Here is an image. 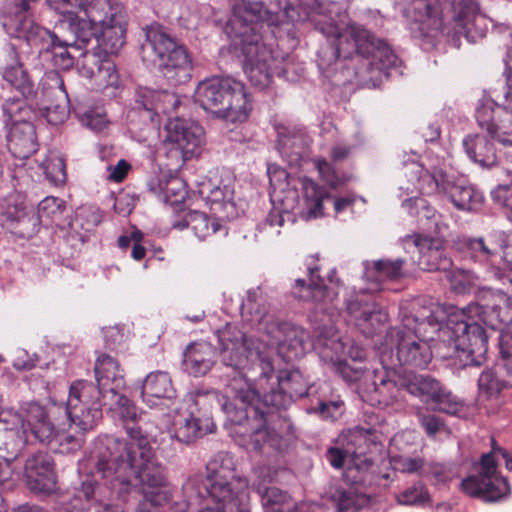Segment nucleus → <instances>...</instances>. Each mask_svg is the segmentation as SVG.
I'll use <instances>...</instances> for the list:
<instances>
[{
  "label": "nucleus",
  "mask_w": 512,
  "mask_h": 512,
  "mask_svg": "<svg viewBox=\"0 0 512 512\" xmlns=\"http://www.w3.org/2000/svg\"><path fill=\"white\" fill-rule=\"evenodd\" d=\"M203 482L198 476L190 477L183 485V492L186 500L183 502H177L170 507V512H186L188 506L198 498L202 497L203 494L199 489L200 483ZM159 507H149V512H158Z\"/></svg>",
  "instance_id": "nucleus-56"
},
{
  "label": "nucleus",
  "mask_w": 512,
  "mask_h": 512,
  "mask_svg": "<svg viewBox=\"0 0 512 512\" xmlns=\"http://www.w3.org/2000/svg\"><path fill=\"white\" fill-rule=\"evenodd\" d=\"M179 105L178 97L166 90L156 91L149 88H140L137 92L135 110L143 121L152 124L160 122L161 114H170Z\"/></svg>",
  "instance_id": "nucleus-26"
},
{
  "label": "nucleus",
  "mask_w": 512,
  "mask_h": 512,
  "mask_svg": "<svg viewBox=\"0 0 512 512\" xmlns=\"http://www.w3.org/2000/svg\"><path fill=\"white\" fill-rule=\"evenodd\" d=\"M316 165L321 179L332 189H336L350 180L349 175H338L333 165L325 159H318Z\"/></svg>",
  "instance_id": "nucleus-61"
},
{
  "label": "nucleus",
  "mask_w": 512,
  "mask_h": 512,
  "mask_svg": "<svg viewBox=\"0 0 512 512\" xmlns=\"http://www.w3.org/2000/svg\"><path fill=\"white\" fill-rule=\"evenodd\" d=\"M363 495L364 493L361 489L350 486L347 489L338 488L333 497L337 502L338 510L343 512L356 509L360 505Z\"/></svg>",
  "instance_id": "nucleus-59"
},
{
  "label": "nucleus",
  "mask_w": 512,
  "mask_h": 512,
  "mask_svg": "<svg viewBox=\"0 0 512 512\" xmlns=\"http://www.w3.org/2000/svg\"><path fill=\"white\" fill-rule=\"evenodd\" d=\"M207 200L214 215L227 220L237 216V209L233 202V191L228 186L214 187L208 194Z\"/></svg>",
  "instance_id": "nucleus-46"
},
{
  "label": "nucleus",
  "mask_w": 512,
  "mask_h": 512,
  "mask_svg": "<svg viewBox=\"0 0 512 512\" xmlns=\"http://www.w3.org/2000/svg\"><path fill=\"white\" fill-rule=\"evenodd\" d=\"M427 340L430 339L423 338L419 333L390 328L385 336V344L396 348V361H391V365L426 368L433 356Z\"/></svg>",
  "instance_id": "nucleus-17"
},
{
  "label": "nucleus",
  "mask_w": 512,
  "mask_h": 512,
  "mask_svg": "<svg viewBox=\"0 0 512 512\" xmlns=\"http://www.w3.org/2000/svg\"><path fill=\"white\" fill-rule=\"evenodd\" d=\"M146 39L155 53L163 76L174 84L186 83L193 70L192 59L187 49L172 38L160 25L146 29Z\"/></svg>",
  "instance_id": "nucleus-11"
},
{
  "label": "nucleus",
  "mask_w": 512,
  "mask_h": 512,
  "mask_svg": "<svg viewBox=\"0 0 512 512\" xmlns=\"http://www.w3.org/2000/svg\"><path fill=\"white\" fill-rule=\"evenodd\" d=\"M440 309L423 297L404 301L400 306L401 326L407 332L419 333L423 338L434 339V334L441 337L444 326L439 319Z\"/></svg>",
  "instance_id": "nucleus-18"
},
{
  "label": "nucleus",
  "mask_w": 512,
  "mask_h": 512,
  "mask_svg": "<svg viewBox=\"0 0 512 512\" xmlns=\"http://www.w3.org/2000/svg\"><path fill=\"white\" fill-rule=\"evenodd\" d=\"M262 505L265 512H294L295 503L284 491L276 488H267L262 494Z\"/></svg>",
  "instance_id": "nucleus-51"
},
{
  "label": "nucleus",
  "mask_w": 512,
  "mask_h": 512,
  "mask_svg": "<svg viewBox=\"0 0 512 512\" xmlns=\"http://www.w3.org/2000/svg\"><path fill=\"white\" fill-rule=\"evenodd\" d=\"M305 218L314 219L323 215V201L330 198L329 193L314 181L305 179L302 182Z\"/></svg>",
  "instance_id": "nucleus-45"
},
{
  "label": "nucleus",
  "mask_w": 512,
  "mask_h": 512,
  "mask_svg": "<svg viewBox=\"0 0 512 512\" xmlns=\"http://www.w3.org/2000/svg\"><path fill=\"white\" fill-rule=\"evenodd\" d=\"M481 312V306L474 303L449 316L437 344L440 357L457 359L463 366L482 364L488 350V334L478 318Z\"/></svg>",
  "instance_id": "nucleus-5"
},
{
  "label": "nucleus",
  "mask_w": 512,
  "mask_h": 512,
  "mask_svg": "<svg viewBox=\"0 0 512 512\" xmlns=\"http://www.w3.org/2000/svg\"><path fill=\"white\" fill-rule=\"evenodd\" d=\"M85 18L81 17L73 12L65 15V19L62 21V25H65L67 29L72 33L73 42L78 48L87 45L92 38L96 39L98 32V24L96 21H92L91 16L84 11Z\"/></svg>",
  "instance_id": "nucleus-38"
},
{
  "label": "nucleus",
  "mask_w": 512,
  "mask_h": 512,
  "mask_svg": "<svg viewBox=\"0 0 512 512\" xmlns=\"http://www.w3.org/2000/svg\"><path fill=\"white\" fill-rule=\"evenodd\" d=\"M3 111L7 128L23 123L33 124L32 121L36 118V112L24 99L9 98L5 100Z\"/></svg>",
  "instance_id": "nucleus-47"
},
{
  "label": "nucleus",
  "mask_w": 512,
  "mask_h": 512,
  "mask_svg": "<svg viewBox=\"0 0 512 512\" xmlns=\"http://www.w3.org/2000/svg\"><path fill=\"white\" fill-rule=\"evenodd\" d=\"M401 389L421 399L432 410L448 414L455 413L458 409L456 398L446 391L439 381L428 375H411L400 386L391 380L382 379L379 385H376L375 391L382 399L380 403L390 405L398 400Z\"/></svg>",
  "instance_id": "nucleus-8"
},
{
  "label": "nucleus",
  "mask_w": 512,
  "mask_h": 512,
  "mask_svg": "<svg viewBox=\"0 0 512 512\" xmlns=\"http://www.w3.org/2000/svg\"><path fill=\"white\" fill-rule=\"evenodd\" d=\"M480 306L482 312L481 316H478V318L484 325L493 330L498 329L503 324L509 323L512 319V311L508 306Z\"/></svg>",
  "instance_id": "nucleus-54"
},
{
  "label": "nucleus",
  "mask_w": 512,
  "mask_h": 512,
  "mask_svg": "<svg viewBox=\"0 0 512 512\" xmlns=\"http://www.w3.org/2000/svg\"><path fill=\"white\" fill-rule=\"evenodd\" d=\"M508 385L507 380H499L493 371H483L478 379V402L495 411L503 404L502 391Z\"/></svg>",
  "instance_id": "nucleus-36"
},
{
  "label": "nucleus",
  "mask_w": 512,
  "mask_h": 512,
  "mask_svg": "<svg viewBox=\"0 0 512 512\" xmlns=\"http://www.w3.org/2000/svg\"><path fill=\"white\" fill-rule=\"evenodd\" d=\"M223 220V218L216 215L209 217L203 212L190 210L185 213L181 220L175 221L172 226L179 230L190 228L199 239L204 240L218 232H222L224 235L227 234V227L223 224Z\"/></svg>",
  "instance_id": "nucleus-33"
},
{
  "label": "nucleus",
  "mask_w": 512,
  "mask_h": 512,
  "mask_svg": "<svg viewBox=\"0 0 512 512\" xmlns=\"http://www.w3.org/2000/svg\"><path fill=\"white\" fill-rule=\"evenodd\" d=\"M24 475L29 490L35 494L47 496L57 488L55 463L48 452L38 451L28 456Z\"/></svg>",
  "instance_id": "nucleus-21"
},
{
  "label": "nucleus",
  "mask_w": 512,
  "mask_h": 512,
  "mask_svg": "<svg viewBox=\"0 0 512 512\" xmlns=\"http://www.w3.org/2000/svg\"><path fill=\"white\" fill-rule=\"evenodd\" d=\"M86 12L98 24V51L82 54L80 73L99 88L115 87L119 75L110 55L117 54L125 44L127 16L118 0H90Z\"/></svg>",
  "instance_id": "nucleus-3"
},
{
  "label": "nucleus",
  "mask_w": 512,
  "mask_h": 512,
  "mask_svg": "<svg viewBox=\"0 0 512 512\" xmlns=\"http://www.w3.org/2000/svg\"><path fill=\"white\" fill-rule=\"evenodd\" d=\"M353 458L346 467L343 478L346 484L358 489L367 487L372 483V461L365 456L353 453Z\"/></svg>",
  "instance_id": "nucleus-43"
},
{
  "label": "nucleus",
  "mask_w": 512,
  "mask_h": 512,
  "mask_svg": "<svg viewBox=\"0 0 512 512\" xmlns=\"http://www.w3.org/2000/svg\"><path fill=\"white\" fill-rule=\"evenodd\" d=\"M81 432L77 434H72L70 432L65 431V426H60L59 433L57 437L54 439L59 445L60 453H71L76 452L81 449L84 443V432L80 429Z\"/></svg>",
  "instance_id": "nucleus-60"
},
{
  "label": "nucleus",
  "mask_w": 512,
  "mask_h": 512,
  "mask_svg": "<svg viewBox=\"0 0 512 512\" xmlns=\"http://www.w3.org/2000/svg\"><path fill=\"white\" fill-rule=\"evenodd\" d=\"M74 46L69 39H60L56 41L47 53L52 55V63L55 68L68 70L74 65V57L69 53L68 47Z\"/></svg>",
  "instance_id": "nucleus-57"
},
{
  "label": "nucleus",
  "mask_w": 512,
  "mask_h": 512,
  "mask_svg": "<svg viewBox=\"0 0 512 512\" xmlns=\"http://www.w3.org/2000/svg\"><path fill=\"white\" fill-rule=\"evenodd\" d=\"M318 29L326 37L334 39L335 59L356 61L355 76L362 86H378L383 78L389 76L388 70L398 63V57L387 43L359 23L349 22L341 27L325 23Z\"/></svg>",
  "instance_id": "nucleus-2"
},
{
  "label": "nucleus",
  "mask_w": 512,
  "mask_h": 512,
  "mask_svg": "<svg viewBox=\"0 0 512 512\" xmlns=\"http://www.w3.org/2000/svg\"><path fill=\"white\" fill-rule=\"evenodd\" d=\"M464 149L474 162L490 167L497 161L494 145L483 135H469L463 140Z\"/></svg>",
  "instance_id": "nucleus-41"
},
{
  "label": "nucleus",
  "mask_w": 512,
  "mask_h": 512,
  "mask_svg": "<svg viewBox=\"0 0 512 512\" xmlns=\"http://www.w3.org/2000/svg\"><path fill=\"white\" fill-rule=\"evenodd\" d=\"M95 380L106 393L114 398L125 386L124 371L117 359L108 354L97 357L94 365Z\"/></svg>",
  "instance_id": "nucleus-32"
},
{
  "label": "nucleus",
  "mask_w": 512,
  "mask_h": 512,
  "mask_svg": "<svg viewBox=\"0 0 512 512\" xmlns=\"http://www.w3.org/2000/svg\"><path fill=\"white\" fill-rule=\"evenodd\" d=\"M403 243L406 248L413 246L418 249V264L423 270L447 272L452 267V261L444 252V241L439 237L407 235L403 238Z\"/></svg>",
  "instance_id": "nucleus-23"
},
{
  "label": "nucleus",
  "mask_w": 512,
  "mask_h": 512,
  "mask_svg": "<svg viewBox=\"0 0 512 512\" xmlns=\"http://www.w3.org/2000/svg\"><path fill=\"white\" fill-rule=\"evenodd\" d=\"M391 464L397 471L402 473H418L421 476L424 460L419 457L395 456L392 457Z\"/></svg>",
  "instance_id": "nucleus-63"
},
{
  "label": "nucleus",
  "mask_w": 512,
  "mask_h": 512,
  "mask_svg": "<svg viewBox=\"0 0 512 512\" xmlns=\"http://www.w3.org/2000/svg\"><path fill=\"white\" fill-rule=\"evenodd\" d=\"M165 142L172 149L179 150L184 160L193 157L203 143L204 131L195 122L174 119L166 125Z\"/></svg>",
  "instance_id": "nucleus-24"
},
{
  "label": "nucleus",
  "mask_w": 512,
  "mask_h": 512,
  "mask_svg": "<svg viewBox=\"0 0 512 512\" xmlns=\"http://www.w3.org/2000/svg\"><path fill=\"white\" fill-rule=\"evenodd\" d=\"M194 98L204 110L232 123L246 121L252 111L245 85L231 77H212L201 81Z\"/></svg>",
  "instance_id": "nucleus-7"
},
{
  "label": "nucleus",
  "mask_w": 512,
  "mask_h": 512,
  "mask_svg": "<svg viewBox=\"0 0 512 512\" xmlns=\"http://www.w3.org/2000/svg\"><path fill=\"white\" fill-rule=\"evenodd\" d=\"M403 206L409 211L410 214L416 215L420 221L426 220V227L435 233H443L447 230L448 225L443 221L440 215L424 198H411L403 202Z\"/></svg>",
  "instance_id": "nucleus-40"
},
{
  "label": "nucleus",
  "mask_w": 512,
  "mask_h": 512,
  "mask_svg": "<svg viewBox=\"0 0 512 512\" xmlns=\"http://www.w3.org/2000/svg\"><path fill=\"white\" fill-rule=\"evenodd\" d=\"M98 383L76 380L71 383L65 409L73 424L83 430H92L102 419V406L111 404L114 397Z\"/></svg>",
  "instance_id": "nucleus-12"
},
{
  "label": "nucleus",
  "mask_w": 512,
  "mask_h": 512,
  "mask_svg": "<svg viewBox=\"0 0 512 512\" xmlns=\"http://www.w3.org/2000/svg\"><path fill=\"white\" fill-rule=\"evenodd\" d=\"M491 451L482 455L477 475L462 481V489L472 497L481 498L485 502H497L510 495V485L507 479L498 473V459L495 450V440L491 439Z\"/></svg>",
  "instance_id": "nucleus-13"
},
{
  "label": "nucleus",
  "mask_w": 512,
  "mask_h": 512,
  "mask_svg": "<svg viewBox=\"0 0 512 512\" xmlns=\"http://www.w3.org/2000/svg\"><path fill=\"white\" fill-rule=\"evenodd\" d=\"M459 0H405L404 16L415 25L421 36L437 38L443 35H450L451 30L445 23V11L448 7L453 12L452 19L455 23V34H469V25L477 15L469 20L465 27H461L455 21V14L459 11Z\"/></svg>",
  "instance_id": "nucleus-10"
},
{
  "label": "nucleus",
  "mask_w": 512,
  "mask_h": 512,
  "mask_svg": "<svg viewBox=\"0 0 512 512\" xmlns=\"http://www.w3.org/2000/svg\"><path fill=\"white\" fill-rule=\"evenodd\" d=\"M218 343L221 347V360L227 367H232L236 377H243L242 370L249 360L257 362L261 369V379L269 378L274 374V366L270 356L255 346L252 339H248L236 324L226 323L224 327L216 329Z\"/></svg>",
  "instance_id": "nucleus-9"
},
{
  "label": "nucleus",
  "mask_w": 512,
  "mask_h": 512,
  "mask_svg": "<svg viewBox=\"0 0 512 512\" xmlns=\"http://www.w3.org/2000/svg\"><path fill=\"white\" fill-rule=\"evenodd\" d=\"M443 194L447 195L454 206L459 210H476L482 204V195L473 187L456 183L450 178L444 188Z\"/></svg>",
  "instance_id": "nucleus-39"
},
{
  "label": "nucleus",
  "mask_w": 512,
  "mask_h": 512,
  "mask_svg": "<svg viewBox=\"0 0 512 512\" xmlns=\"http://www.w3.org/2000/svg\"><path fill=\"white\" fill-rule=\"evenodd\" d=\"M41 221L33 207H29L25 213L21 214L9 229L11 232L22 238H31L40 227Z\"/></svg>",
  "instance_id": "nucleus-55"
},
{
  "label": "nucleus",
  "mask_w": 512,
  "mask_h": 512,
  "mask_svg": "<svg viewBox=\"0 0 512 512\" xmlns=\"http://www.w3.org/2000/svg\"><path fill=\"white\" fill-rule=\"evenodd\" d=\"M458 246L465 257L480 264L497 266L502 259L503 244L491 237L464 238Z\"/></svg>",
  "instance_id": "nucleus-29"
},
{
  "label": "nucleus",
  "mask_w": 512,
  "mask_h": 512,
  "mask_svg": "<svg viewBox=\"0 0 512 512\" xmlns=\"http://www.w3.org/2000/svg\"><path fill=\"white\" fill-rule=\"evenodd\" d=\"M402 260H378L373 262L372 268L367 267L366 274L372 279L371 286L367 288L370 293L381 289V283L385 280H395L402 275Z\"/></svg>",
  "instance_id": "nucleus-44"
},
{
  "label": "nucleus",
  "mask_w": 512,
  "mask_h": 512,
  "mask_svg": "<svg viewBox=\"0 0 512 512\" xmlns=\"http://www.w3.org/2000/svg\"><path fill=\"white\" fill-rule=\"evenodd\" d=\"M404 175L416 190L432 195L443 193L449 177L439 168L427 170L418 162H409L404 167Z\"/></svg>",
  "instance_id": "nucleus-28"
},
{
  "label": "nucleus",
  "mask_w": 512,
  "mask_h": 512,
  "mask_svg": "<svg viewBox=\"0 0 512 512\" xmlns=\"http://www.w3.org/2000/svg\"><path fill=\"white\" fill-rule=\"evenodd\" d=\"M350 320L367 336H372L388 320V314L360 289L347 301Z\"/></svg>",
  "instance_id": "nucleus-22"
},
{
  "label": "nucleus",
  "mask_w": 512,
  "mask_h": 512,
  "mask_svg": "<svg viewBox=\"0 0 512 512\" xmlns=\"http://www.w3.org/2000/svg\"><path fill=\"white\" fill-rule=\"evenodd\" d=\"M504 97V104L484 99L475 111L479 128L502 145L512 143V87H507Z\"/></svg>",
  "instance_id": "nucleus-16"
},
{
  "label": "nucleus",
  "mask_w": 512,
  "mask_h": 512,
  "mask_svg": "<svg viewBox=\"0 0 512 512\" xmlns=\"http://www.w3.org/2000/svg\"><path fill=\"white\" fill-rule=\"evenodd\" d=\"M153 441L138 445L120 443L112 435L99 436L93 445L95 468L111 484H129L132 478L141 484L143 500L136 512H149V507H161L172 496L167 469L154 457Z\"/></svg>",
  "instance_id": "nucleus-1"
},
{
  "label": "nucleus",
  "mask_w": 512,
  "mask_h": 512,
  "mask_svg": "<svg viewBox=\"0 0 512 512\" xmlns=\"http://www.w3.org/2000/svg\"><path fill=\"white\" fill-rule=\"evenodd\" d=\"M225 398L223 411L233 424L244 429L239 433L249 437L254 450L277 440L278 434L270 429L269 423L278 410L270 408L268 396L260 395L246 378L233 377L225 388Z\"/></svg>",
  "instance_id": "nucleus-4"
},
{
  "label": "nucleus",
  "mask_w": 512,
  "mask_h": 512,
  "mask_svg": "<svg viewBox=\"0 0 512 512\" xmlns=\"http://www.w3.org/2000/svg\"><path fill=\"white\" fill-rule=\"evenodd\" d=\"M187 197V190L184 182L178 177H172L161 185V200L171 206L178 207L182 205Z\"/></svg>",
  "instance_id": "nucleus-53"
},
{
  "label": "nucleus",
  "mask_w": 512,
  "mask_h": 512,
  "mask_svg": "<svg viewBox=\"0 0 512 512\" xmlns=\"http://www.w3.org/2000/svg\"><path fill=\"white\" fill-rule=\"evenodd\" d=\"M422 477H431L438 483H445L453 476L452 471L440 463H426L424 461Z\"/></svg>",
  "instance_id": "nucleus-64"
},
{
  "label": "nucleus",
  "mask_w": 512,
  "mask_h": 512,
  "mask_svg": "<svg viewBox=\"0 0 512 512\" xmlns=\"http://www.w3.org/2000/svg\"><path fill=\"white\" fill-rule=\"evenodd\" d=\"M241 315L251 325L260 326L275 346L277 354L286 363L302 358L306 353L309 334L302 327L274 319L268 313L266 298L260 288L247 292L241 304Z\"/></svg>",
  "instance_id": "nucleus-6"
},
{
  "label": "nucleus",
  "mask_w": 512,
  "mask_h": 512,
  "mask_svg": "<svg viewBox=\"0 0 512 512\" xmlns=\"http://www.w3.org/2000/svg\"><path fill=\"white\" fill-rule=\"evenodd\" d=\"M176 390L167 372L157 371L148 374L143 382L141 398L149 407L157 405L161 399L175 397Z\"/></svg>",
  "instance_id": "nucleus-35"
},
{
  "label": "nucleus",
  "mask_w": 512,
  "mask_h": 512,
  "mask_svg": "<svg viewBox=\"0 0 512 512\" xmlns=\"http://www.w3.org/2000/svg\"><path fill=\"white\" fill-rule=\"evenodd\" d=\"M29 209L24 197L19 193H12L0 203V223L9 229L18 217Z\"/></svg>",
  "instance_id": "nucleus-50"
},
{
  "label": "nucleus",
  "mask_w": 512,
  "mask_h": 512,
  "mask_svg": "<svg viewBox=\"0 0 512 512\" xmlns=\"http://www.w3.org/2000/svg\"><path fill=\"white\" fill-rule=\"evenodd\" d=\"M233 18L231 20L235 29L233 40L240 38L243 33H258V26L267 22L274 23V16L263 6L259 0H234L232 4Z\"/></svg>",
  "instance_id": "nucleus-25"
},
{
  "label": "nucleus",
  "mask_w": 512,
  "mask_h": 512,
  "mask_svg": "<svg viewBox=\"0 0 512 512\" xmlns=\"http://www.w3.org/2000/svg\"><path fill=\"white\" fill-rule=\"evenodd\" d=\"M72 427L73 422L63 404L53 403L43 407L36 402L28 403L22 423L24 432L29 431L39 443L49 445L57 437L60 426Z\"/></svg>",
  "instance_id": "nucleus-15"
},
{
  "label": "nucleus",
  "mask_w": 512,
  "mask_h": 512,
  "mask_svg": "<svg viewBox=\"0 0 512 512\" xmlns=\"http://www.w3.org/2000/svg\"><path fill=\"white\" fill-rule=\"evenodd\" d=\"M7 146L15 158L19 160L28 159L38 148L35 126L23 123L9 127Z\"/></svg>",
  "instance_id": "nucleus-34"
},
{
  "label": "nucleus",
  "mask_w": 512,
  "mask_h": 512,
  "mask_svg": "<svg viewBox=\"0 0 512 512\" xmlns=\"http://www.w3.org/2000/svg\"><path fill=\"white\" fill-rule=\"evenodd\" d=\"M39 87L43 101L52 103L54 100H68V93L65 89L64 81L61 75L55 70L48 71L44 74Z\"/></svg>",
  "instance_id": "nucleus-49"
},
{
  "label": "nucleus",
  "mask_w": 512,
  "mask_h": 512,
  "mask_svg": "<svg viewBox=\"0 0 512 512\" xmlns=\"http://www.w3.org/2000/svg\"><path fill=\"white\" fill-rule=\"evenodd\" d=\"M29 46L38 50V53L48 52L53 44L58 41V36L33 21L22 23L16 27Z\"/></svg>",
  "instance_id": "nucleus-42"
},
{
  "label": "nucleus",
  "mask_w": 512,
  "mask_h": 512,
  "mask_svg": "<svg viewBox=\"0 0 512 512\" xmlns=\"http://www.w3.org/2000/svg\"><path fill=\"white\" fill-rule=\"evenodd\" d=\"M429 499L428 492L421 482H417L396 495L401 505L422 504Z\"/></svg>",
  "instance_id": "nucleus-62"
},
{
  "label": "nucleus",
  "mask_w": 512,
  "mask_h": 512,
  "mask_svg": "<svg viewBox=\"0 0 512 512\" xmlns=\"http://www.w3.org/2000/svg\"><path fill=\"white\" fill-rule=\"evenodd\" d=\"M273 374L267 379L261 376L257 381L255 389L259 390L260 395L268 396L269 407L276 410L286 409L295 399L302 398L308 394V383L299 370H281L277 376L278 389L270 387L266 391L265 385Z\"/></svg>",
  "instance_id": "nucleus-19"
},
{
  "label": "nucleus",
  "mask_w": 512,
  "mask_h": 512,
  "mask_svg": "<svg viewBox=\"0 0 512 512\" xmlns=\"http://www.w3.org/2000/svg\"><path fill=\"white\" fill-rule=\"evenodd\" d=\"M200 419L192 414L181 415L174 421V436L182 443H192L207 433L200 424Z\"/></svg>",
  "instance_id": "nucleus-48"
},
{
  "label": "nucleus",
  "mask_w": 512,
  "mask_h": 512,
  "mask_svg": "<svg viewBox=\"0 0 512 512\" xmlns=\"http://www.w3.org/2000/svg\"><path fill=\"white\" fill-rule=\"evenodd\" d=\"M2 79L13 89L19 92L23 98L31 99L37 95L35 84L29 73L24 69L19 54L14 48L6 51L4 61L0 66Z\"/></svg>",
  "instance_id": "nucleus-27"
},
{
  "label": "nucleus",
  "mask_w": 512,
  "mask_h": 512,
  "mask_svg": "<svg viewBox=\"0 0 512 512\" xmlns=\"http://www.w3.org/2000/svg\"><path fill=\"white\" fill-rule=\"evenodd\" d=\"M113 401L118 407L119 417L129 437L126 440L119 439L120 443L136 446L147 441H155L157 426L147 413L138 411L135 404L125 395L118 393Z\"/></svg>",
  "instance_id": "nucleus-20"
},
{
  "label": "nucleus",
  "mask_w": 512,
  "mask_h": 512,
  "mask_svg": "<svg viewBox=\"0 0 512 512\" xmlns=\"http://www.w3.org/2000/svg\"><path fill=\"white\" fill-rule=\"evenodd\" d=\"M65 210L66 205L64 200L49 196L39 203L36 213L39 216L41 223H55L56 225H59Z\"/></svg>",
  "instance_id": "nucleus-52"
},
{
  "label": "nucleus",
  "mask_w": 512,
  "mask_h": 512,
  "mask_svg": "<svg viewBox=\"0 0 512 512\" xmlns=\"http://www.w3.org/2000/svg\"><path fill=\"white\" fill-rule=\"evenodd\" d=\"M232 45L243 58V68L251 84L260 89L268 87L275 59L272 52L261 43V36L243 33L237 40H232Z\"/></svg>",
  "instance_id": "nucleus-14"
},
{
  "label": "nucleus",
  "mask_w": 512,
  "mask_h": 512,
  "mask_svg": "<svg viewBox=\"0 0 512 512\" xmlns=\"http://www.w3.org/2000/svg\"><path fill=\"white\" fill-rule=\"evenodd\" d=\"M44 172L55 185L64 184L67 179L65 159L59 155L49 156L44 162Z\"/></svg>",
  "instance_id": "nucleus-58"
},
{
  "label": "nucleus",
  "mask_w": 512,
  "mask_h": 512,
  "mask_svg": "<svg viewBox=\"0 0 512 512\" xmlns=\"http://www.w3.org/2000/svg\"><path fill=\"white\" fill-rule=\"evenodd\" d=\"M277 149L290 165H299L306 155L310 139L301 129H290L285 126L277 128Z\"/></svg>",
  "instance_id": "nucleus-30"
},
{
  "label": "nucleus",
  "mask_w": 512,
  "mask_h": 512,
  "mask_svg": "<svg viewBox=\"0 0 512 512\" xmlns=\"http://www.w3.org/2000/svg\"><path fill=\"white\" fill-rule=\"evenodd\" d=\"M310 283L306 285L304 279H297L295 295L304 301L327 304L333 300L334 292H331L325 285L324 279L318 274V268H309Z\"/></svg>",
  "instance_id": "nucleus-37"
},
{
  "label": "nucleus",
  "mask_w": 512,
  "mask_h": 512,
  "mask_svg": "<svg viewBox=\"0 0 512 512\" xmlns=\"http://www.w3.org/2000/svg\"><path fill=\"white\" fill-rule=\"evenodd\" d=\"M216 349L207 342L192 343L183 353V368L194 376L206 375L216 363Z\"/></svg>",
  "instance_id": "nucleus-31"
}]
</instances>
